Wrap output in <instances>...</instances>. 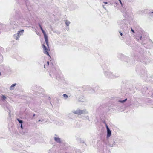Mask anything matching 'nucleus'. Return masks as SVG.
Segmentation results:
<instances>
[{"label":"nucleus","instance_id":"10","mask_svg":"<svg viewBox=\"0 0 153 153\" xmlns=\"http://www.w3.org/2000/svg\"><path fill=\"white\" fill-rule=\"evenodd\" d=\"M70 22L68 20H66L65 21V24L67 26H69Z\"/></svg>","mask_w":153,"mask_h":153},{"label":"nucleus","instance_id":"13","mask_svg":"<svg viewBox=\"0 0 153 153\" xmlns=\"http://www.w3.org/2000/svg\"><path fill=\"white\" fill-rule=\"evenodd\" d=\"M17 120L19 121V123H21V124H22V123L23 122L22 120H20L19 119H18Z\"/></svg>","mask_w":153,"mask_h":153},{"label":"nucleus","instance_id":"5","mask_svg":"<svg viewBox=\"0 0 153 153\" xmlns=\"http://www.w3.org/2000/svg\"><path fill=\"white\" fill-rule=\"evenodd\" d=\"M56 137H54V140L56 142L59 143H61L62 140L59 138V137L57 136L56 135H55Z\"/></svg>","mask_w":153,"mask_h":153},{"label":"nucleus","instance_id":"25","mask_svg":"<svg viewBox=\"0 0 153 153\" xmlns=\"http://www.w3.org/2000/svg\"><path fill=\"white\" fill-rule=\"evenodd\" d=\"M41 121V120H38V121H39H39Z\"/></svg>","mask_w":153,"mask_h":153},{"label":"nucleus","instance_id":"17","mask_svg":"<svg viewBox=\"0 0 153 153\" xmlns=\"http://www.w3.org/2000/svg\"><path fill=\"white\" fill-rule=\"evenodd\" d=\"M52 150L51 149H50L48 153H51L52 152Z\"/></svg>","mask_w":153,"mask_h":153},{"label":"nucleus","instance_id":"4","mask_svg":"<svg viewBox=\"0 0 153 153\" xmlns=\"http://www.w3.org/2000/svg\"><path fill=\"white\" fill-rule=\"evenodd\" d=\"M42 47L43 49L44 53L45 54H46L49 56H50L48 52L47 51L48 49L46 47L44 44L42 45Z\"/></svg>","mask_w":153,"mask_h":153},{"label":"nucleus","instance_id":"8","mask_svg":"<svg viewBox=\"0 0 153 153\" xmlns=\"http://www.w3.org/2000/svg\"><path fill=\"white\" fill-rule=\"evenodd\" d=\"M24 32V30H22L20 31H19L18 32V34L19 35H20V36Z\"/></svg>","mask_w":153,"mask_h":153},{"label":"nucleus","instance_id":"15","mask_svg":"<svg viewBox=\"0 0 153 153\" xmlns=\"http://www.w3.org/2000/svg\"><path fill=\"white\" fill-rule=\"evenodd\" d=\"M113 142H114L113 144H112V145H111L110 144H109V146H110L111 147H113L114 146V143H115L114 141Z\"/></svg>","mask_w":153,"mask_h":153},{"label":"nucleus","instance_id":"27","mask_svg":"<svg viewBox=\"0 0 153 153\" xmlns=\"http://www.w3.org/2000/svg\"><path fill=\"white\" fill-rule=\"evenodd\" d=\"M141 38H142V37H141L140 38V39H141Z\"/></svg>","mask_w":153,"mask_h":153},{"label":"nucleus","instance_id":"20","mask_svg":"<svg viewBox=\"0 0 153 153\" xmlns=\"http://www.w3.org/2000/svg\"><path fill=\"white\" fill-rule=\"evenodd\" d=\"M119 33L121 36H122V35H123L122 33L121 32H119Z\"/></svg>","mask_w":153,"mask_h":153},{"label":"nucleus","instance_id":"28","mask_svg":"<svg viewBox=\"0 0 153 153\" xmlns=\"http://www.w3.org/2000/svg\"><path fill=\"white\" fill-rule=\"evenodd\" d=\"M45 65H44V68H45Z\"/></svg>","mask_w":153,"mask_h":153},{"label":"nucleus","instance_id":"2","mask_svg":"<svg viewBox=\"0 0 153 153\" xmlns=\"http://www.w3.org/2000/svg\"><path fill=\"white\" fill-rule=\"evenodd\" d=\"M39 26L40 27V29H41L42 31V32L44 34V38H45V42L46 43V44L47 46H48V37L45 33V32L43 30L42 26H41V25H40V24H39Z\"/></svg>","mask_w":153,"mask_h":153},{"label":"nucleus","instance_id":"26","mask_svg":"<svg viewBox=\"0 0 153 153\" xmlns=\"http://www.w3.org/2000/svg\"><path fill=\"white\" fill-rule=\"evenodd\" d=\"M35 115V114H33V116H34Z\"/></svg>","mask_w":153,"mask_h":153},{"label":"nucleus","instance_id":"7","mask_svg":"<svg viewBox=\"0 0 153 153\" xmlns=\"http://www.w3.org/2000/svg\"><path fill=\"white\" fill-rule=\"evenodd\" d=\"M16 84H13L10 87V90H13L14 89V87L16 86Z\"/></svg>","mask_w":153,"mask_h":153},{"label":"nucleus","instance_id":"14","mask_svg":"<svg viewBox=\"0 0 153 153\" xmlns=\"http://www.w3.org/2000/svg\"><path fill=\"white\" fill-rule=\"evenodd\" d=\"M63 96L66 98L68 97V95L65 94H63Z\"/></svg>","mask_w":153,"mask_h":153},{"label":"nucleus","instance_id":"18","mask_svg":"<svg viewBox=\"0 0 153 153\" xmlns=\"http://www.w3.org/2000/svg\"><path fill=\"white\" fill-rule=\"evenodd\" d=\"M150 15H151V16H153V12H152L151 13Z\"/></svg>","mask_w":153,"mask_h":153},{"label":"nucleus","instance_id":"23","mask_svg":"<svg viewBox=\"0 0 153 153\" xmlns=\"http://www.w3.org/2000/svg\"><path fill=\"white\" fill-rule=\"evenodd\" d=\"M21 133L22 134H24L25 133L24 132H22V133Z\"/></svg>","mask_w":153,"mask_h":153},{"label":"nucleus","instance_id":"24","mask_svg":"<svg viewBox=\"0 0 153 153\" xmlns=\"http://www.w3.org/2000/svg\"><path fill=\"white\" fill-rule=\"evenodd\" d=\"M104 3L106 4H107L108 3L107 2H104Z\"/></svg>","mask_w":153,"mask_h":153},{"label":"nucleus","instance_id":"3","mask_svg":"<svg viewBox=\"0 0 153 153\" xmlns=\"http://www.w3.org/2000/svg\"><path fill=\"white\" fill-rule=\"evenodd\" d=\"M106 126L107 129V137L108 138L111 136V130L108 127L107 124L106 125Z\"/></svg>","mask_w":153,"mask_h":153},{"label":"nucleus","instance_id":"11","mask_svg":"<svg viewBox=\"0 0 153 153\" xmlns=\"http://www.w3.org/2000/svg\"><path fill=\"white\" fill-rule=\"evenodd\" d=\"M127 100V99H126L125 100H119V102H120L121 103H123L125 102H126V101Z\"/></svg>","mask_w":153,"mask_h":153},{"label":"nucleus","instance_id":"12","mask_svg":"<svg viewBox=\"0 0 153 153\" xmlns=\"http://www.w3.org/2000/svg\"><path fill=\"white\" fill-rule=\"evenodd\" d=\"M1 97L2 98V100L3 101L5 100L6 99V97L4 95H3Z\"/></svg>","mask_w":153,"mask_h":153},{"label":"nucleus","instance_id":"6","mask_svg":"<svg viewBox=\"0 0 153 153\" xmlns=\"http://www.w3.org/2000/svg\"><path fill=\"white\" fill-rule=\"evenodd\" d=\"M20 35L17 34H15L14 35V36L15 38V39L16 40H19V38L20 37Z\"/></svg>","mask_w":153,"mask_h":153},{"label":"nucleus","instance_id":"1","mask_svg":"<svg viewBox=\"0 0 153 153\" xmlns=\"http://www.w3.org/2000/svg\"><path fill=\"white\" fill-rule=\"evenodd\" d=\"M72 112L78 115H81L83 114H88V112L86 109H84L83 110H81L79 108L77 109L76 110H73L72 111Z\"/></svg>","mask_w":153,"mask_h":153},{"label":"nucleus","instance_id":"19","mask_svg":"<svg viewBox=\"0 0 153 153\" xmlns=\"http://www.w3.org/2000/svg\"><path fill=\"white\" fill-rule=\"evenodd\" d=\"M20 127H21V128L22 129H23V126H22V124H21V126H20Z\"/></svg>","mask_w":153,"mask_h":153},{"label":"nucleus","instance_id":"21","mask_svg":"<svg viewBox=\"0 0 153 153\" xmlns=\"http://www.w3.org/2000/svg\"><path fill=\"white\" fill-rule=\"evenodd\" d=\"M131 31L132 32H133L134 33V30H133V29L132 28H131Z\"/></svg>","mask_w":153,"mask_h":153},{"label":"nucleus","instance_id":"16","mask_svg":"<svg viewBox=\"0 0 153 153\" xmlns=\"http://www.w3.org/2000/svg\"><path fill=\"white\" fill-rule=\"evenodd\" d=\"M120 2V3L121 4V5L122 6L123 5V4L121 1V0H118Z\"/></svg>","mask_w":153,"mask_h":153},{"label":"nucleus","instance_id":"22","mask_svg":"<svg viewBox=\"0 0 153 153\" xmlns=\"http://www.w3.org/2000/svg\"><path fill=\"white\" fill-rule=\"evenodd\" d=\"M47 63L48 65H49V61H48L47 62Z\"/></svg>","mask_w":153,"mask_h":153},{"label":"nucleus","instance_id":"9","mask_svg":"<svg viewBox=\"0 0 153 153\" xmlns=\"http://www.w3.org/2000/svg\"><path fill=\"white\" fill-rule=\"evenodd\" d=\"M83 117L84 118L83 119L84 120H89V117L88 116H85Z\"/></svg>","mask_w":153,"mask_h":153}]
</instances>
